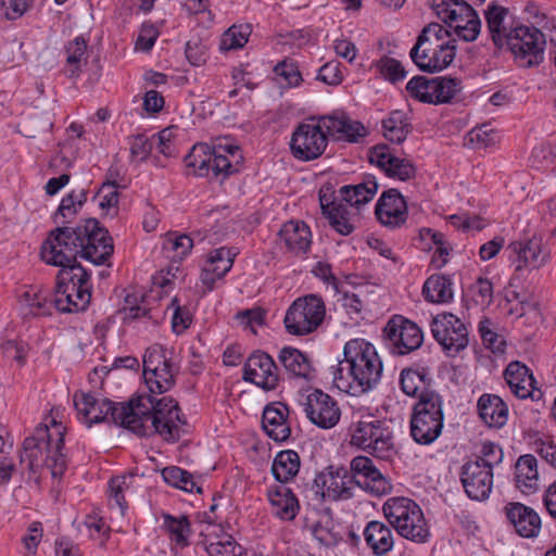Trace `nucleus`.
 Returning a JSON list of instances; mask_svg holds the SVG:
<instances>
[{
  "mask_svg": "<svg viewBox=\"0 0 556 556\" xmlns=\"http://www.w3.org/2000/svg\"><path fill=\"white\" fill-rule=\"evenodd\" d=\"M79 236L75 231L56 229L43 240L40 247V258L50 266L59 267L55 277L54 293L26 291L23 298L34 317L51 316L53 308L60 313H77L87 309L91 300V273L79 262L85 260L93 265L105 264L109 250L97 254L94 247L80 245Z\"/></svg>",
  "mask_w": 556,
  "mask_h": 556,
  "instance_id": "1",
  "label": "nucleus"
},
{
  "mask_svg": "<svg viewBox=\"0 0 556 556\" xmlns=\"http://www.w3.org/2000/svg\"><path fill=\"white\" fill-rule=\"evenodd\" d=\"M343 356L333 370V382L339 390L358 395L380 381L383 365L371 343L352 339L345 343Z\"/></svg>",
  "mask_w": 556,
  "mask_h": 556,
  "instance_id": "2",
  "label": "nucleus"
},
{
  "mask_svg": "<svg viewBox=\"0 0 556 556\" xmlns=\"http://www.w3.org/2000/svg\"><path fill=\"white\" fill-rule=\"evenodd\" d=\"M87 194L88 191L83 188L79 191L73 190L63 197L58 210L53 214V220L59 226L51 229L48 232L47 238L56 229L63 228L68 231L73 229L75 231V236H79L81 241L80 245L84 248L91 243L94 247L93 250L98 251L97 254H101L103 251L109 250V255L105 257L106 262L114 253L113 239L109 230L102 226L97 218L92 217L81 218L77 223H73V218L86 203Z\"/></svg>",
  "mask_w": 556,
  "mask_h": 556,
  "instance_id": "3",
  "label": "nucleus"
},
{
  "mask_svg": "<svg viewBox=\"0 0 556 556\" xmlns=\"http://www.w3.org/2000/svg\"><path fill=\"white\" fill-rule=\"evenodd\" d=\"M51 425L53 433L47 425H40L33 435L24 440L20 458L22 464L27 463L29 471L35 473L47 467L51 470L52 477L56 478L67 469V456L63 452L65 428L54 419L51 420Z\"/></svg>",
  "mask_w": 556,
  "mask_h": 556,
  "instance_id": "4",
  "label": "nucleus"
},
{
  "mask_svg": "<svg viewBox=\"0 0 556 556\" xmlns=\"http://www.w3.org/2000/svg\"><path fill=\"white\" fill-rule=\"evenodd\" d=\"M187 175L206 178L223 184L230 176L240 173L243 156L236 144L210 146L195 143L184 157Z\"/></svg>",
  "mask_w": 556,
  "mask_h": 556,
  "instance_id": "5",
  "label": "nucleus"
},
{
  "mask_svg": "<svg viewBox=\"0 0 556 556\" xmlns=\"http://www.w3.org/2000/svg\"><path fill=\"white\" fill-rule=\"evenodd\" d=\"M443 425V396L439 392L427 393L414 403L409 428L410 435L417 444L433 443L441 435Z\"/></svg>",
  "mask_w": 556,
  "mask_h": 556,
  "instance_id": "6",
  "label": "nucleus"
},
{
  "mask_svg": "<svg viewBox=\"0 0 556 556\" xmlns=\"http://www.w3.org/2000/svg\"><path fill=\"white\" fill-rule=\"evenodd\" d=\"M383 514L396 532L413 542L425 543L430 531L420 506L407 497H391L382 506Z\"/></svg>",
  "mask_w": 556,
  "mask_h": 556,
  "instance_id": "7",
  "label": "nucleus"
},
{
  "mask_svg": "<svg viewBox=\"0 0 556 556\" xmlns=\"http://www.w3.org/2000/svg\"><path fill=\"white\" fill-rule=\"evenodd\" d=\"M546 38L533 25L516 24L508 31L503 50L509 51L518 67H538L544 61Z\"/></svg>",
  "mask_w": 556,
  "mask_h": 556,
  "instance_id": "8",
  "label": "nucleus"
},
{
  "mask_svg": "<svg viewBox=\"0 0 556 556\" xmlns=\"http://www.w3.org/2000/svg\"><path fill=\"white\" fill-rule=\"evenodd\" d=\"M351 444L381 460L396 454L393 431L384 419L359 420L351 427Z\"/></svg>",
  "mask_w": 556,
  "mask_h": 556,
  "instance_id": "9",
  "label": "nucleus"
},
{
  "mask_svg": "<svg viewBox=\"0 0 556 556\" xmlns=\"http://www.w3.org/2000/svg\"><path fill=\"white\" fill-rule=\"evenodd\" d=\"M431 8L437 16L444 22L463 40L470 42L477 39L481 29L478 13L465 0H432Z\"/></svg>",
  "mask_w": 556,
  "mask_h": 556,
  "instance_id": "10",
  "label": "nucleus"
},
{
  "mask_svg": "<svg viewBox=\"0 0 556 556\" xmlns=\"http://www.w3.org/2000/svg\"><path fill=\"white\" fill-rule=\"evenodd\" d=\"M326 307L323 298L316 294H307L298 298L288 307L283 324L288 333L292 336H305L314 332L325 319Z\"/></svg>",
  "mask_w": 556,
  "mask_h": 556,
  "instance_id": "11",
  "label": "nucleus"
},
{
  "mask_svg": "<svg viewBox=\"0 0 556 556\" xmlns=\"http://www.w3.org/2000/svg\"><path fill=\"white\" fill-rule=\"evenodd\" d=\"M316 122V124L300 123L293 129L289 146L291 154L298 161H314L324 154L328 146L329 135L321 122Z\"/></svg>",
  "mask_w": 556,
  "mask_h": 556,
  "instance_id": "12",
  "label": "nucleus"
},
{
  "mask_svg": "<svg viewBox=\"0 0 556 556\" xmlns=\"http://www.w3.org/2000/svg\"><path fill=\"white\" fill-rule=\"evenodd\" d=\"M430 327L434 340L450 357H455L469 343L466 325L452 313L438 314L432 318Z\"/></svg>",
  "mask_w": 556,
  "mask_h": 556,
  "instance_id": "13",
  "label": "nucleus"
},
{
  "mask_svg": "<svg viewBox=\"0 0 556 556\" xmlns=\"http://www.w3.org/2000/svg\"><path fill=\"white\" fill-rule=\"evenodd\" d=\"M242 379L266 392L275 391L283 380L274 358L262 350H255L249 355L243 364Z\"/></svg>",
  "mask_w": 556,
  "mask_h": 556,
  "instance_id": "14",
  "label": "nucleus"
},
{
  "mask_svg": "<svg viewBox=\"0 0 556 556\" xmlns=\"http://www.w3.org/2000/svg\"><path fill=\"white\" fill-rule=\"evenodd\" d=\"M300 403L308 420L318 428L331 429L340 420L338 402L320 389H308L307 394H301Z\"/></svg>",
  "mask_w": 556,
  "mask_h": 556,
  "instance_id": "15",
  "label": "nucleus"
},
{
  "mask_svg": "<svg viewBox=\"0 0 556 556\" xmlns=\"http://www.w3.org/2000/svg\"><path fill=\"white\" fill-rule=\"evenodd\" d=\"M383 333L392 343V353L406 355L419 349L424 342V332L414 321L402 315H393L387 323Z\"/></svg>",
  "mask_w": 556,
  "mask_h": 556,
  "instance_id": "16",
  "label": "nucleus"
},
{
  "mask_svg": "<svg viewBox=\"0 0 556 556\" xmlns=\"http://www.w3.org/2000/svg\"><path fill=\"white\" fill-rule=\"evenodd\" d=\"M152 394H141L131 397L128 402H122L121 406L115 408V413H112L114 418L119 419V426L137 435L148 437L150 433L146 422L149 420L152 422L153 410L150 408L154 403Z\"/></svg>",
  "mask_w": 556,
  "mask_h": 556,
  "instance_id": "17",
  "label": "nucleus"
},
{
  "mask_svg": "<svg viewBox=\"0 0 556 556\" xmlns=\"http://www.w3.org/2000/svg\"><path fill=\"white\" fill-rule=\"evenodd\" d=\"M507 258L515 266V271L526 268L539 269L548 263L549 249L543 243L541 237L533 236L525 241H513L506 249Z\"/></svg>",
  "mask_w": 556,
  "mask_h": 556,
  "instance_id": "18",
  "label": "nucleus"
},
{
  "mask_svg": "<svg viewBox=\"0 0 556 556\" xmlns=\"http://www.w3.org/2000/svg\"><path fill=\"white\" fill-rule=\"evenodd\" d=\"M354 484L375 496H383L392 490L391 482L375 466L368 456H355L351 460Z\"/></svg>",
  "mask_w": 556,
  "mask_h": 556,
  "instance_id": "19",
  "label": "nucleus"
},
{
  "mask_svg": "<svg viewBox=\"0 0 556 556\" xmlns=\"http://www.w3.org/2000/svg\"><path fill=\"white\" fill-rule=\"evenodd\" d=\"M308 121H319L325 126L326 132L334 141H346L357 143L364 139L368 131L359 121L352 119L345 112H333L332 114L311 116Z\"/></svg>",
  "mask_w": 556,
  "mask_h": 556,
  "instance_id": "20",
  "label": "nucleus"
},
{
  "mask_svg": "<svg viewBox=\"0 0 556 556\" xmlns=\"http://www.w3.org/2000/svg\"><path fill=\"white\" fill-rule=\"evenodd\" d=\"M74 405L79 420L87 427L106 420L119 426V419L114 418L112 413H115V408L121 406V402H113L109 399L99 401L90 393H81L80 395L75 394Z\"/></svg>",
  "mask_w": 556,
  "mask_h": 556,
  "instance_id": "21",
  "label": "nucleus"
},
{
  "mask_svg": "<svg viewBox=\"0 0 556 556\" xmlns=\"http://www.w3.org/2000/svg\"><path fill=\"white\" fill-rule=\"evenodd\" d=\"M456 56V47L435 48L415 42L409 58L420 72L434 74L447 68Z\"/></svg>",
  "mask_w": 556,
  "mask_h": 556,
  "instance_id": "22",
  "label": "nucleus"
},
{
  "mask_svg": "<svg viewBox=\"0 0 556 556\" xmlns=\"http://www.w3.org/2000/svg\"><path fill=\"white\" fill-rule=\"evenodd\" d=\"M178 406V402L172 396L154 397L153 405H150L153 410L152 432L159 434L167 443H176L181 438L179 426L173 421V414Z\"/></svg>",
  "mask_w": 556,
  "mask_h": 556,
  "instance_id": "23",
  "label": "nucleus"
},
{
  "mask_svg": "<svg viewBox=\"0 0 556 556\" xmlns=\"http://www.w3.org/2000/svg\"><path fill=\"white\" fill-rule=\"evenodd\" d=\"M484 464L466 462L462 466L460 481L467 496L475 501H484L489 498L493 486V471L484 468Z\"/></svg>",
  "mask_w": 556,
  "mask_h": 556,
  "instance_id": "24",
  "label": "nucleus"
},
{
  "mask_svg": "<svg viewBox=\"0 0 556 556\" xmlns=\"http://www.w3.org/2000/svg\"><path fill=\"white\" fill-rule=\"evenodd\" d=\"M340 472L346 475V468L328 466L318 472L313 481L315 494L323 500L331 501L352 498L354 496L353 488L348 485V482L340 480Z\"/></svg>",
  "mask_w": 556,
  "mask_h": 556,
  "instance_id": "25",
  "label": "nucleus"
},
{
  "mask_svg": "<svg viewBox=\"0 0 556 556\" xmlns=\"http://www.w3.org/2000/svg\"><path fill=\"white\" fill-rule=\"evenodd\" d=\"M375 214L383 226L399 228L407 219L406 200L397 189H388L378 199Z\"/></svg>",
  "mask_w": 556,
  "mask_h": 556,
  "instance_id": "26",
  "label": "nucleus"
},
{
  "mask_svg": "<svg viewBox=\"0 0 556 556\" xmlns=\"http://www.w3.org/2000/svg\"><path fill=\"white\" fill-rule=\"evenodd\" d=\"M505 516L516 533L525 539H534L541 531V517L530 506L510 502L505 507Z\"/></svg>",
  "mask_w": 556,
  "mask_h": 556,
  "instance_id": "27",
  "label": "nucleus"
},
{
  "mask_svg": "<svg viewBox=\"0 0 556 556\" xmlns=\"http://www.w3.org/2000/svg\"><path fill=\"white\" fill-rule=\"evenodd\" d=\"M278 237L286 250L295 256L305 257L311 250V228L303 220L291 219L286 222L281 226Z\"/></svg>",
  "mask_w": 556,
  "mask_h": 556,
  "instance_id": "28",
  "label": "nucleus"
},
{
  "mask_svg": "<svg viewBox=\"0 0 556 556\" xmlns=\"http://www.w3.org/2000/svg\"><path fill=\"white\" fill-rule=\"evenodd\" d=\"M433 378L431 369L421 364H413L400 372V386L404 394L419 400L430 392H438L432 388Z\"/></svg>",
  "mask_w": 556,
  "mask_h": 556,
  "instance_id": "29",
  "label": "nucleus"
},
{
  "mask_svg": "<svg viewBox=\"0 0 556 556\" xmlns=\"http://www.w3.org/2000/svg\"><path fill=\"white\" fill-rule=\"evenodd\" d=\"M266 498L271 515L282 521H293L300 511V502L287 484H274L267 488Z\"/></svg>",
  "mask_w": 556,
  "mask_h": 556,
  "instance_id": "30",
  "label": "nucleus"
},
{
  "mask_svg": "<svg viewBox=\"0 0 556 556\" xmlns=\"http://www.w3.org/2000/svg\"><path fill=\"white\" fill-rule=\"evenodd\" d=\"M289 407L281 402L269 403L264 407L262 427L265 433L276 442H285L291 435L288 422Z\"/></svg>",
  "mask_w": 556,
  "mask_h": 556,
  "instance_id": "31",
  "label": "nucleus"
},
{
  "mask_svg": "<svg viewBox=\"0 0 556 556\" xmlns=\"http://www.w3.org/2000/svg\"><path fill=\"white\" fill-rule=\"evenodd\" d=\"M489 36L496 50L503 51V43L508 37L510 28L515 27L514 22H509V11L507 8L494 2L488 5L484 12Z\"/></svg>",
  "mask_w": 556,
  "mask_h": 556,
  "instance_id": "32",
  "label": "nucleus"
},
{
  "mask_svg": "<svg viewBox=\"0 0 556 556\" xmlns=\"http://www.w3.org/2000/svg\"><path fill=\"white\" fill-rule=\"evenodd\" d=\"M481 420L490 428L501 429L508 420V406L496 394H482L477 403Z\"/></svg>",
  "mask_w": 556,
  "mask_h": 556,
  "instance_id": "33",
  "label": "nucleus"
},
{
  "mask_svg": "<svg viewBox=\"0 0 556 556\" xmlns=\"http://www.w3.org/2000/svg\"><path fill=\"white\" fill-rule=\"evenodd\" d=\"M363 536L367 547L375 556H387L394 546V538L391 528L382 521H369Z\"/></svg>",
  "mask_w": 556,
  "mask_h": 556,
  "instance_id": "34",
  "label": "nucleus"
},
{
  "mask_svg": "<svg viewBox=\"0 0 556 556\" xmlns=\"http://www.w3.org/2000/svg\"><path fill=\"white\" fill-rule=\"evenodd\" d=\"M278 361L289 378H312V362L307 354L293 346H283L278 353Z\"/></svg>",
  "mask_w": 556,
  "mask_h": 556,
  "instance_id": "35",
  "label": "nucleus"
},
{
  "mask_svg": "<svg viewBox=\"0 0 556 556\" xmlns=\"http://www.w3.org/2000/svg\"><path fill=\"white\" fill-rule=\"evenodd\" d=\"M504 378L513 394L521 400L531 395L528 388L534 389V384H536L531 369L519 361H513L507 365L504 370Z\"/></svg>",
  "mask_w": 556,
  "mask_h": 556,
  "instance_id": "36",
  "label": "nucleus"
},
{
  "mask_svg": "<svg viewBox=\"0 0 556 556\" xmlns=\"http://www.w3.org/2000/svg\"><path fill=\"white\" fill-rule=\"evenodd\" d=\"M378 191V182L374 175H366L364 180L356 185H345L339 189V198L349 207H359L372 200Z\"/></svg>",
  "mask_w": 556,
  "mask_h": 556,
  "instance_id": "37",
  "label": "nucleus"
},
{
  "mask_svg": "<svg viewBox=\"0 0 556 556\" xmlns=\"http://www.w3.org/2000/svg\"><path fill=\"white\" fill-rule=\"evenodd\" d=\"M516 486L523 494H533L539 489L538 460L532 454L521 455L515 465Z\"/></svg>",
  "mask_w": 556,
  "mask_h": 556,
  "instance_id": "38",
  "label": "nucleus"
},
{
  "mask_svg": "<svg viewBox=\"0 0 556 556\" xmlns=\"http://www.w3.org/2000/svg\"><path fill=\"white\" fill-rule=\"evenodd\" d=\"M301 458L293 450H283L276 454L271 464V475L279 484H288L298 475Z\"/></svg>",
  "mask_w": 556,
  "mask_h": 556,
  "instance_id": "39",
  "label": "nucleus"
},
{
  "mask_svg": "<svg viewBox=\"0 0 556 556\" xmlns=\"http://www.w3.org/2000/svg\"><path fill=\"white\" fill-rule=\"evenodd\" d=\"M452 280L448 276L433 274L422 286V295L429 303H448L453 300Z\"/></svg>",
  "mask_w": 556,
  "mask_h": 556,
  "instance_id": "40",
  "label": "nucleus"
},
{
  "mask_svg": "<svg viewBox=\"0 0 556 556\" xmlns=\"http://www.w3.org/2000/svg\"><path fill=\"white\" fill-rule=\"evenodd\" d=\"M162 518V528L168 533L170 541L180 548L189 546V538L192 534V529L188 516L180 515L176 517L168 513H163Z\"/></svg>",
  "mask_w": 556,
  "mask_h": 556,
  "instance_id": "41",
  "label": "nucleus"
},
{
  "mask_svg": "<svg viewBox=\"0 0 556 556\" xmlns=\"http://www.w3.org/2000/svg\"><path fill=\"white\" fill-rule=\"evenodd\" d=\"M206 552L210 556H243V547L222 528L208 534Z\"/></svg>",
  "mask_w": 556,
  "mask_h": 556,
  "instance_id": "42",
  "label": "nucleus"
},
{
  "mask_svg": "<svg viewBox=\"0 0 556 556\" xmlns=\"http://www.w3.org/2000/svg\"><path fill=\"white\" fill-rule=\"evenodd\" d=\"M382 129L387 140L402 143L412 131V124L403 111L394 110L382 121Z\"/></svg>",
  "mask_w": 556,
  "mask_h": 556,
  "instance_id": "43",
  "label": "nucleus"
},
{
  "mask_svg": "<svg viewBox=\"0 0 556 556\" xmlns=\"http://www.w3.org/2000/svg\"><path fill=\"white\" fill-rule=\"evenodd\" d=\"M163 480L170 486L185 492L202 493L203 489L194 481L192 473L178 466H168L161 471Z\"/></svg>",
  "mask_w": 556,
  "mask_h": 556,
  "instance_id": "44",
  "label": "nucleus"
},
{
  "mask_svg": "<svg viewBox=\"0 0 556 556\" xmlns=\"http://www.w3.org/2000/svg\"><path fill=\"white\" fill-rule=\"evenodd\" d=\"M371 67L376 68L380 77L392 85L403 81L407 75L401 61L388 55H382L374 61Z\"/></svg>",
  "mask_w": 556,
  "mask_h": 556,
  "instance_id": "45",
  "label": "nucleus"
},
{
  "mask_svg": "<svg viewBox=\"0 0 556 556\" xmlns=\"http://www.w3.org/2000/svg\"><path fill=\"white\" fill-rule=\"evenodd\" d=\"M239 251L237 248L220 247L211 251L207 257L211 271L215 273L217 278H223L232 268L236 256Z\"/></svg>",
  "mask_w": 556,
  "mask_h": 556,
  "instance_id": "46",
  "label": "nucleus"
},
{
  "mask_svg": "<svg viewBox=\"0 0 556 556\" xmlns=\"http://www.w3.org/2000/svg\"><path fill=\"white\" fill-rule=\"evenodd\" d=\"M150 393L162 394L169 391L175 386V374L170 359H166L155 370V377H150L146 381Z\"/></svg>",
  "mask_w": 556,
  "mask_h": 556,
  "instance_id": "47",
  "label": "nucleus"
},
{
  "mask_svg": "<svg viewBox=\"0 0 556 556\" xmlns=\"http://www.w3.org/2000/svg\"><path fill=\"white\" fill-rule=\"evenodd\" d=\"M450 37L448 30L438 23H430L425 26L416 41L435 48L456 47L455 40H446Z\"/></svg>",
  "mask_w": 556,
  "mask_h": 556,
  "instance_id": "48",
  "label": "nucleus"
},
{
  "mask_svg": "<svg viewBox=\"0 0 556 556\" xmlns=\"http://www.w3.org/2000/svg\"><path fill=\"white\" fill-rule=\"evenodd\" d=\"M251 25H232L222 36L219 50L230 51L238 50L244 47L251 35Z\"/></svg>",
  "mask_w": 556,
  "mask_h": 556,
  "instance_id": "49",
  "label": "nucleus"
},
{
  "mask_svg": "<svg viewBox=\"0 0 556 556\" xmlns=\"http://www.w3.org/2000/svg\"><path fill=\"white\" fill-rule=\"evenodd\" d=\"M433 85L434 78L416 75L406 84V91L410 98L419 102L434 104Z\"/></svg>",
  "mask_w": 556,
  "mask_h": 556,
  "instance_id": "50",
  "label": "nucleus"
},
{
  "mask_svg": "<svg viewBox=\"0 0 556 556\" xmlns=\"http://www.w3.org/2000/svg\"><path fill=\"white\" fill-rule=\"evenodd\" d=\"M462 90V81L453 77H435L433 85L434 104L450 103Z\"/></svg>",
  "mask_w": 556,
  "mask_h": 556,
  "instance_id": "51",
  "label": "nucleus"
},
{
  "mask_svg": "<svg viewBox=\"0 0 556 556\" xmlns=\"http://www.w3.org/2000/svg\"><path fill=\"white\" fill-rule=\"evenodd\" d=\"M65 50L67 53L66 62L70 67L68 76L71 78L77 77L80 72V63L86 60L87 40L84 36H77L65 46Z\"/></svg>",
  "mask_w": 556,
  "mask_h": 556,
  "instance_id": "52",
  "label": "nucleus"
},
{
  "mask_svg": "<svg viewBox=\"0 0 556 556\" xmlns=\"http://www.w3.org/2000/svg\"><path fill=\"white\" fill-rule=\"evenodd\" d=\"M327 219L329 225L341 236H349L355 229L352 222L351 208L345 203L338 205L337 208H332V211L328 213Z\"/></svg>",
  "mask_w": 556,
  "mask_h": 556,
  "instance_id": "53",
  "label": "nucleus"
},
{
  "mask_svg": "<svg viewBox=\"0 0 556 556\" xmlns=\"http://www.w3.org/2000/svg\"><path fill=\"white\" fill-rule=\"evenodd\" d=\"M384 174L389 178L408 181L416 177L417 168L410 160L394 156L389 159V166Z\"/></svg>",
  "mask_w": 556,
  "mask_h": 556,
  "instance_id": "54",
  "label": "nucleus"
},
{
  "mask_svg": "<svg viewBox=\"0 0 556 556\" xmlns=\"http://www.w3.org/2000/svg\"><path fill=\"white\" fill-rule=\"evenodd\" d=\"M118 184L116 180L106 179L100 187L98 191V195H101V201L99 206L101 210L110 213V210H114L112 217L117 216L118 213V202H119V192H118Z\"/></svg>",
  "mask_w": 556,
  "mask_h": 556,
  "instance_id": "55",
  "label": "nucleus"
},
{
  "mask_svg": "<svg viewBox=\"0 0 556 556\" xmlns=\"http://www.w3.org/2000/svg\"><path fill=\"white\" fill-rule=\"evenodd\" d=\"M192 248L193 240L188 235L185 233H169L165 241V249L174 252V255L172 256L174 261H182L191 253Z\"/></svg>",
  "mask_w": 556,
  "mask_h": 556,
  "instance_id": "56",
  "label": "nucleus"
},
{
  "mask_svg": "<svg viewBox=\"0 0 556 556\" xmlns=\"http://www.w3.org/2000/svg\"><path fill=\"white\" fill-rule=\"evenodd\" d=\"M504 457V452L502 447L491 441H486L482 444L480 454L476 456L473 462H479V464H484V468L491 469L493 471V467L501 464Z\"/></svg>",
  "mask_w": 556,
  "mask_h": 556,
  "instance_id": "57",
  "label": "nucleus"
},
{
  "mask_svg": "<svg viewBox=\"0 0 556 556\" xmlns=\"http://www.w3.org/2000/svg\"><path fill=\"white\" fill-rule=\"evenodd\" d=\"M3 355L15 361L20 366H24L27 361L29 346L22 340H5L0 344Z\"/></svg>",
  "mask_w": 556,
  "mask_h": 556,
  "instance_id": "58",
  "label": "nucleus"
},
{
  "mask_svg": "<svg viewBox=\"0 0 556 556\" xmlns=\"http://www.w3.org/2000/svg\"><path fill=\"white\" fill-rule=\"evenodd\" d=\"M491 321L489 319L482 320L479 324V332L484 346L493 353H504L506 343L505 340L495 331L490 328Z\"/></svg>",
  "mask_w": 556,
  "mask_h": 556,
  "instance_id": "59",
  "label": "nucleus"
},
{
  "mask_svg": "<svg viewBox=\"0 0 556 556\" xmlns=\"http://www.w3.org/2000/svg\"><path fill=\"white\" fill-rule=\"evenodd\" d=\"M468 142L476 149L488 148L495 142L496 135L489 125L472 128L468 135Z\"/></svg>",
  "mask_w": 556,
  "mask_h": 556,
  "instance_id": "60",
  "label": "nucleus"
},
{
  "mask_svg": "<svg viewBox=\"0 0 556 556\" xmlns=\"http://www.w3.org/2000/svg\"><path fill=\"white\" fill-rule=\"evenodd\" d=\"M185 54L192 66H202L207 60V47L200 38H191L186 43Z\"/></svg>",
  "mask_w": 556,
  "mask_h": 556,
  "instance_id": "61",
  "label": "nucleus"
},
{
  "mask_svg": "<svg viewBox=\"0 0 556 556\" xmlns=\"http://www.w3.org/2000/svg\"><path fill=\"white\" fill-rule=\"evenodd\" d=\"M339 61H330L324 64L317 74V79L329 86H337L343 80Z\"/></svg>",
  "mask_w": 556,
  "mask_h": 556,
  "instance_id": "62",
  "label": "nucleus"
},
{
  "mask_svg": "<svg viewBox=\"0 0 556 556\" xmlns=\"http://www.w3.org/2000/svg\"><path fill=\"white\" fill-rule=\"evenodd\" d=\"M167 359L163 350H148L143 356V378L144 382L150 377H155V370Z\"/></svg>",
  "mask_w": 556,
  "mask_h": 556,
  "instance_id": "63",
  "label": "nucleus"
},
{
  "mask_svg": "<svg viewBox=\"0 0 556 556\" xmlns=\"http://www.w3.org/2000/svg\"><path fill=\"white\" fill-rule=\"evenodd\" d=\"M470 290L477 304L489 305L493 300V285L488 278L479 277Z\"/></svg>",
  "mask_w": 556,
  "mask_h": 556,
  "instance_id": "64",
  "label": "nucleus"
}]
</instances>
